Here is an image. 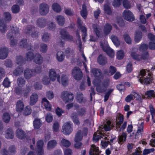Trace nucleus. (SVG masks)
<instances>
[{
  "label": "nucleus",
  "instance_id": "1",
  "mask_svg": "<svg viewBox=\"0 0 155 155\" xmlns=\"http://www.w3.org/2000/svg\"><path fill=\"white\" fill-rule=\"evenodd\" d=\"M11 31L7 34L8 38L11 40L10 45L12 47L15 46L17 41V37L19 35V28L16 26L12 25L10 27Z\"/></svg>",
  "mask_w": 155,
  "mask_h": 155
},
{
  "label": "nucleus",
  "instance_id": "2",
  "mask_svg": "<svg viewBox=\"0 0 155 155\" xmlns=\"http://www.w3.org/2000/svg\"><path fill=\"white\" fill-rule=\"evenodd\" d=\"M152 74L150 70L142 69L140 71V82L142 84H150L153 80Z\"/></svg>",
  "mask_w": 155,
  "mask_h": 155
},
{
  "label": "nucleus",
  "instance_id": "3",
  "mask_svg": "<svg viewBox=\"0 0 155 155\" xmlns=\"http://www.w3.org/2000/svg\"><path fill=\"white\" fill-rule=\"evenodd\" d=\"M148 47V45L146 44L141 45L139 47V50L140 51H145V52L140 56L135 52H132L131 54L132 57L133 59L139 61L141 60L142 59L144 60L147 59L149 57V54L148 52L146 51Z\"/></svg>",
  "mask_w": 155,
  "mask_h": 155
},
{
  "label": "nucleus",
  "instance_id": "4",
  "mask_svg": "<svg viewBox=\"0 0 155 155\" xmlns=\"http://www.w3.org/2000/svg\"><path fill=\"white\" fill-rule=\"evenodd\" d=\"M124 118L121 114H119L117 116L116 120V127L117 131H120L123 130L126 128L127 125V122L125 121L124 122Z\"/></svg>",
  "mask_w": 155,
  "mask_h": 155
},
{
  "label": "nucleus",
  "instance_id": "5",
  "mask_svg": "<svg viewBox=\"0 0 155 155\" xmlns=\"http://www.w3.org/2000/svg\"><path fill=\"white\" fill-rule=\"evenodd\" d=\"M41 72V68L40 67H37L35 70H31L28 68H26L24 71V77L27 79H29L36 74L39 73Z\"/></svg>",
  "mask_w": 155,
  "mask_h": 155
},
{
  "label": "nucleus",
  "instance_id": "6",
  "mask_svg": "<svg viewBox=\"0 0 155 155\" xmlns=\"http://www.w3.org/2000/svg\"><path fill=\"white\" fill-rule=\"evenodd\" d=\"M72 124L70 122H67L64 123L62 127V131L65 135L70 134L73 130Z\"/></svg>",
  "mask_w": 155,
  "mask_h": 155
},
{
  "label": "nucleus",
  "instance_id": "7",
  "mask_svg": "<svg viewBox=\"0 0 155 155\" xmlns=\"http://www.w3.org/2000/svg\"><path fill=\"white\" fill-rule=\"evenodd\" d=\"M72 74L73 78L77 80H79L83 77L82 73L80 68L77 67H74L72 70Z\"/></svg>",
  "mask_w": 155,
  "mask_h": 155
},
{
  "label": "nucleus",
  "instance_id": "8",
  "mask_svg": "<svg viewBox=\"0 0 155 155\" xmlns=\"http://www.w3.org/2000/svg\"><path fill=\"white\" fill-rule=\"evenodd\" d=\"M48 75L51 81H54L57 79L58 81L60 83V76L59 74L57 73L54 69L52 68L49 70Z\"/></svg>",
  "mask_w": 155,
  "mask_h": 155
},
{
  "label": "nucleus",
  "instance_id": "9",
  "mask_svg": "<svg viewBox=\"0 0 155 155\" xmlns=\"http://www.w3.org/2000/svg\"><path fill=\"white\" fill-rule=\"evenodd\" d=\"M31 91L30 87L27 86L25 89L23 90L22 88H20L18 87H16L15 88L14 91L18 95H20L23 94L24 96H27L29 94Z\"/></svg>",
  "mask_w": 155,
  "mask_h": 155
},
{
  "label": "nucleus",
  "instance_id": "10",
  "mask_svg": "<svg viewBox=\"0 0 155 155\" xmlns=\"http://www.w3.org/2000/svg\"><path fill=\"white\" fill-rule=\"evenodd\" d=\"M61 97L65 102H70L74 98L73 94L70 92L66 91H64L62 92Z\"/></svg>",
  "mask_w": 155,
  "mask_h": 155
},
{
  "label": "nucleus",
  "instance_id": "11",
  "mask_svg": "<svg viewBox=\"0 0 155 155\" xmlns=\"http://www.w3.org/2000/svg\"><path fill=\"white\" fill-rule=\"evenodd\" d=\"M123 17L127 21H132L134 19V16L133 14L129 10L126 9L123 13Z\"/></svg>",
  "mask_w": 155,
  "mask_h": 155
},
{
  "label": "nucleus",
  "instance_id": "12",
  "mask_svg": "<svg viewBox=\"0 0 155 155\" xmlns=\"http://www.w3.org/2000/svg\"><path fill=\"white\" fill-rule=\"evenodd\" d=\"M35 29L34 27L29 25L25 29V32L27 34H31L32 37L36 38L38 36V33Z\"/></svg>",
  "mask_w": 155,
  "mask_h": 155
},
{
  "label": "nucleus",
  "instance_id": "13",
  "mask_svg": "<svg viewBox=\"0 0 155 155\" xmlns=\"http://www.w3.org/2000/svg\"><path fill=\"white\" fill-rule=\"evenodd\" d=\"M39 11L40 14L42 15H45L49 11L48 5L46 3H42L39 6Z\"/></svg>",
  "mask_w": 155,
  "mask_h": 155
},
{
  "label": "nucleus",
  "instance_id": "14",
  "mask_svg": "<svg viewBox=\"0 0 155 155\" xmlns=\"http://www.w3.org/2000/svg\"><path fill=\"white\" fill-rule=\"evenodd\" d=\"M101 81L100 80L96 79L93 82L94 86L96 87V90L97 92L100 93H102L105 92L106 88L100 86Z\"/></svg>",
  "mask_w": 155,
  "mask_h": 155
},
{
  "label": "nucleus",
  "instance_id": "15",
  "mask_svg": "<svg viewBox=\"0 0 155 155\" xmlns=\"http://www.w3.org/2000/svg\"><path fill=\"white\" fill-rule=\"evenodd\" d=\"M43 145L44 142L42 140H39L37 142L36 151L38 155H42L44 154V150L43 149Z\"/></svg>",
  "mask_w": 155,
  "mask_h": 155
},
{
  "label": "nucleus",
  "instance_id": "16",
  "mask_svg": "<svg viewBox=\"0 0 155 155\" xmlns=\"http://www.w3.org/2000/svg\"><path fill=\"white\" fill-rule=\"evenodd\" d=\"M77 23L78 28L81 29V31L83 33V35L84 36V37H82L83 40L84 41L85 37L87 36V29L85 27L82 26L83 22L80 19L78 18Z\"/></svg>",
  "mask_w": 155,
  "mask_h": 155
},
{
  "label": "nucleus",
  "instance_id": "17",
  "mask_svg": "<svg viewBox=\"0 0 155 155\" xmlns=\"http://www.w3.org/2000/svg\"><path fill=\"white\" fill-rule=\"evenodd\" d=\"M61 35L62 38L68 41H72L73 40V38L64 29H62L61 31Z\"/></svg>",
  "mask_w": 155,
  "mask_h": 155
},
{
  "label": "nucleus",
  "instance_id": "18",
  "mask_svg": "<svg viewBox=\"0 0 155 155\" xmlns=\"http://www.w3.org/2000/svg\"><path fill=\"white\" fill-rule=\"evenodd\" d=\"M100 153L98 147L93 144L91 145L89 151L90 155H99Z\"/></svg>",
  "mask_w": 155,
  "mask_h": 155
},
{
  "label": "nucleus",
  "instance_id": "19",
  "mask_svg": "<svg viewBox=\"0 0 155 155\" xmlns=\"http://www.w3.org/2000/svg\"><path fill=\"white\" fill-rule=\"evenodd\" d=\"M101 45L103 50L106 52L109 56L111 58H113L114 57V53L112 49L107 46H106L105 48L102 44H101Z\"/></svg>",
  "mask_w": 155,
  "mask_h": 155
},
{
  "label": "nucleus",
  "instance_id": "20",
  "mask_svg": "<svg viewBox=\"0 0 155 155\" xmlns=\"http://www.w3.org/2000/svg\"><path fill=\"white\" fill-rule=\"evenodd\" d=\"M8 50L5 47H2L0 49V59H4L8 56Z\"/></svg>",
  "mask_w": 155,
  "mask_h": 155
},
{
  "label": "nucleus",
  "instance_id": "21",
  "mask_svg": "<svg viewBox=\"0 0 155 155\" xmlns=\"http://www.w3.org/2000/svg\"><path fill=\"white\" fill-rule=\"evenodd\" d=\"M19 45L21 47L25 48L26 50L31 49V46L30 44H28L26 39H22L19 42Z\"/></svg>",
  "mask_w": 155,
  "mask_h": 155
},
{
  "label": "nucleus",
  "instance_id": "22",
  "mask_svg": "<svg viewBox=\"0 0 155 155\" xmlns=\"http://www.w3.org/2000/svg\"><path fill=\"white\" fill-rule=\"evenodd\" d=\"M5 136L7 139H12L14 136V132L12 129L8 128L6 130L5 133Z\"/></svg>",
  "mask_w": 155,
  "mask_h": 155
},
{
  "label": "nucleus",
  "instance_id": "23",
  "mask_svg": "<svg viewBox=\"0 0 155 155\" xmlns=\"http://www.w3.org/2000/svg\"><path fill=\"white\" fill-rule=\"evenodd\" d=\"M143 131V123H141L138 126V129L135 134L136 138H138L142 135Z\"/></svg>",
  "mask_w": 155,
  "mask_h": 155
},
{
  "label": "nucleus",
  "instance_id": "24",
  "mask_svg": "<svg viewBox=\"0 0 155 155\" xmlns=\"http://www.w3.org/2000/svg\"><path fill=\"white\" fill-rule=\"evenodd\" d=\"M42 103L44 106L46 110L48 111H51V106L49 102L46 98H43L42 100Z\"/></svg>",
  "mask_w": 155,
  "mask_h": 155
},
{
  "label": "nucleus",
  "instance_id": "25",
  "mask_svg": "<svg viewBox=\"0 0 155 155\" xmlns=\"http://www.w3.org/2000/svg\"><path fill=\"white\" fill-rule=\"evenodd\" d=\"M33 60L35 63L39 64H41L43 61V57L38 53L35 54Z\"/></svg>",
  "mask_w": 155,
  "mask_h": 155
},
{
  "label": "nucleus",
  "instance_id": "26",
  "mask_svg": "<svg viewBox=\"0 0 155 155\" xmlns=\"http://www.w3.org/2000/svg\"><path fill=\"white\" fill-rule=\"evenodd\" d=\"M116 68L112 66H111L109 68V71L107 70H105L104 71V74L111 76L116 71Z\"/></svg>",
  "mask_w": 155,
  "mask_h": 155
},
{
  "label": "nucleus",
  "instance_id": "27",
  "mask_svg": "<svg viewBox=\"0 0 155 155\" xmlns=\"http://www.w3.org/2000/svg\"><path fill=\"white\" fill-rule=\"evenodd\" d=\"M133 97L138 99L139 98L141 99L140 95L137 93H134L133 95L130 94L127 96L125 98V100L127 102H129L133 99Z\"/></svg>",
  "mask_w": 155,
  "mask_h": 155
},
{
  "label": "nucleus",
  "instance_id": "28",
  "mask_svg": "<svg viewBox=\"0 0 155 155\" xmlns=\"http://www.w3.org/2000/svg\"><path fill=\"white\" fill-rule=\"evenodd\" d=\"M71 117L74 123L77 125H79L80 124L79 118L76 112L72 113L71 115Z\"/></svg>",
  "mask_w": 155,
  "mask_h": 155
},
{
  "label": "nucleus",
  "instance_id": "29",
  "mask_svg": "<svg viewBox=\"0 0 155 155\" xmlns=\"http://www.w3.org/2000/svg\"><path fill=\"white\" fill-rule=\"evenodd\" d=\"M46 24V20L42 18H38L37 21V25L39 27H44Z\"/></svg>",
  "mask_w": 155,
  "mask_h": 155
},
{
  "label": "nucleus",
  "instance_id": "30",
  "mask_svg": "<svg viewBox=\"0 0 155 155\" xmlns=\"http://www.w3.org/2000/svg\"><path fill=\"white\" fill-rule=\"evenodd\" d=\"M38 96L35 93H33L30 97V104L33 105L35 104L38 101Z\"/></svg>",
  "mask_w": 155,
  "mask_h": 155
},
{
  "label": "nucleus",
  "instance_id": "31",
  "mask_svg": "<svg viewBox=\"0 0 155 155\" xmlns=\"http://www.w3.org/2000/svg\"><path fill=\"white\" fill-rule=\"evenodd\" d=\"M25 133L21 129H18L16 131V135L17 137L19 139H23L25 136Z\"/></svg>",
  "mask_w": 155,
  "mask_h": 155
},
{
  "label": "nucleus",
  "instance_id": "32",
  "mask_svg": "<svg viewBox=\"0 0 155 155\" xmlns=\"http://www.w3.org/2000/svg\"><path fill=\"white\" fill-rule=\"evenodd\" d=\"M98 62L101 65L105 64L107 62L106 58L104 55L101 54L97 58Z\"/></svg>",
  "mask_w": 155,
  "mask_h": 155
},
{
  "label": "nucleus",
  "instance_id": "33",
  "mask_svg": "<svg viewBox=\"0 0 155 155\" xmlns=\"http://www.w3.org/2000/svg\"><path fill=\"white\" fill-rule=\"evenodd\" d=\"M143 98H147L150 99L151 98L155 97V93L153 90H149L147 91L146 93L145 96H143Z\"/></svg>",
  "mask_w": 155,
  "mask_h": 155
},
{
  "label": "nucleus",
  "instance_id": "34",
  "mask_svg": "<svg viewBox=\"0 0 155 155\" xmlns=\"http://www.w3.org/2000/svg\"><path fill=\"white\" fill-rule=\"evenodd\" d=\"M42 122L40 119L35 118L33 121V126L35 129L39 128L42 125Z\"/></svg>",
  "mask_w": 155,
  "mask_h": 155
},
{
  "label": "nucleus",
  "instance_id": "35",
  "mask_svg": "<svg viewBox=\"0 0 155 155\" xmlns=\"http://www.w3.org/2000/svg\"><path fill=\"white\" fill-rule=\"evenodd\" d=\"M103 138L104 139L106 140H109L107 138V137L105 136H104L102 134H97L96 133H95L94 134L93 139L95 141H97L99 139H100L101 138Z\"/></svg>",
  "mask_w": 155,
  "mask_h": 155
},
{
  "label": "nucleus",
  "instance_id": "36",
  "mask_svg": "<svg viewBox=\"0 0 155 155\" xmlns=\"http://www.w3.org/2000/svg\"><path fill=\"white\" fill-rule=\"evenodd\" d=\"M7 30V25L4 23L2 20L0 19V31L2 33H5Z\"/></svg>",
  "mask_w": 155,
  "mask_h": 155
},
{
  "label": "nucleus",
  "instance_id": "37",
  "mask_svg": "<svg viewBox=\"0 0 155 155\" xmlns=\"http://www.w3.org/2000/svg\"><path fill=\"white\" fill-rule=\"evenodd\" d=\"M23 71L22 67L20 65L14 71L13 74L15 76H18L21 75Z\"/></svg>",
  "mask_w": 155,
  "mask_h": 155
},
{
  "label": "nucleus",
  "instance_id": "38",
  "mask_svg": "<svg viewBox=\"0 0 155 155\" xmlns=\"http://www.w3.org/2000/svg\"><path fill=\"white\" fill-rule=\"evenodd\" d=\"M24 107V104L22 101L18 100L16 105V110L17 111H21Z\"/></svg>",
  "mask_w": 155,
  "mask_h": 155
},
{
  "label": "nucleus",
  "instance_id": "39",
  "mask_svg": "<svg viewBox=\"0 0 155 155\" xmlns=\"http://www.w3.org/2000/svg\"><path fill=\"white\" fill-rule=\"evenodd\" d=\"M56 58L59 62L62 61L64 58V55L63 52L61 51H58L56 54Z\"/></svg>",
  "mask_w": 155,
  "mask_h": 155
},
{
  "label": "nucleus",
  "instance_id": "40",
  "mask_svg": "<svg viewBox=\"0 0 155 155\" xmlns=\"http://www.w3.org/2000/svg\"><path fill=\"white\" fill-rule=\"evenodd\" d=\"M57 142L55 140H51L49 141L47 144V149L51 150L54 148L56 146Z\"/></svg>",
  "mask_w": 155,
  "mask_h": 155
},
{
  "label": "nucleus",
  "instance_id": "41",
  "mask_svg": "<svg viewBox=\"0 0 155 155\" xmlns=\"http://www.w3.org/2000/svg\"><path fill=\"white\" fill-rule=\"evenodd\" d=\"M112 29V27L110 25L107 23L104 27V33L107 35L110 32Z\"/></svg>",
  "mask_w": 155,
  "mask_h": 155
},
{
  "label": "nucleus",
  "instance_id": "42",
  "mask_svg": "<svg viewBox=\"0 0 155 155\" xmlns=\"http://www.w3.org/2000/svg\"><path fill=\"white\" fill-rule=\"evenodd\" d=\"M91 73L95 77H99L102 74L100 69L96 68H92L91 69Z\"/></svg>",
  "mask_w": 155,
  "mask_h": 155
},
{
  "label": "nucleus",
  "instance_id": "43",
  "mask_svg": "<svg viewBox=\"0 0 155 155\" xmlns=\"http://www.w3.org/2000/svg\"><path fill=\"white\" fill-rule=\"evenodd\" d=\"M35 56L33 53L31 52H29L26 54L25 60L28 61H31L33 60Z\"/></svg>",
  "mask_w": 155,
  "mask_h": 155
},
{
  "label": "nucleus",
  "instance_id": "44",
  "mask_svg": "<svg viewBox=\"0 0 155 155\" xmlns=\"http://www.w3.org/2000/svg\"><path fill=\"white\" fill-rule=\"evenodd\" d=\"M142 37V33L140 31H137L135 32V41L136 42H139Z\"/></svg>",
  "mask_w": 155,
  "mask_h": 155
},
{
  "label": "nucleus",
  "instance_id": "45",
  "mask_svg": "<svg viewBox=\"0 0 155 155\" xmlns=\"http://www.w3.org/2000/svg\"><path fill=\"white\" fill-rule=\"evenodd\" d=\"M60 82V83H61L64 86L67 85L68 84V77L65 75H63L61 77Z\"/></svg>",
  "mask_w": 155,
  "mask_h": 155
},
{
  "label": "nucleus",
  "instance_id": "46",
  "mask_svg": "<svg viewBox=\"0 0 155 155\" xmlns=\"http://www.w3.org/2000/svg\"><path fill=\"white\" fill-rule=\"evenodd\" d=\"M83 137L82 134L81 130H79L76 134L74 139L75 141L78 142L81 140Z\"/></svg>",
  "mask_w": 155,
  "mask_h": 155
},
{
  "label": "nucleus",
  "instance_id": "47",
  "mask_svg": "<svg viewBox=\"0 0 155 155\" xmlns=\"http://www.w3.org/2000/svg\"><path fill=\"white\" fill-rule=\"evenodd\" d=\"M127 137V134L124 132H123L122 135L118 136V142L119 143H123Z\"/></svg>",
  "mask_w": 155,
  "mask_h": 155
},
{
  "label": "nucleus",
  "instance_id": "48",
  "mask_svg": "<svg viewBox=\"0 0 155 155\" xmlns=\"http://www.w3.org/2000/svg\"><path fill=\"white\" fill-rule=\"evenodd\" d=\"M78 114L80 117H83L85 116L87 113L86 109L84 107L80 108L78 111Z\"/></svg>",
  "mask_w": 155,
  "mask_h": 155
},
{
  "label": "nucleus",
  "instance_id": "49",
  "mask_svg": "<svg viewBox=\"0 0 155 155\" xmlns=\"http://www.w3.org/2000/svg\"><path fill=\"white\" fill-rule=\"evenodd\" d=\"M56 20L58 23L60 25H63L65 22L64 17L61 15H58L56 18Z\"/></svg>",
  "mask_w": 155,
  "mask_h": 155
},
{
  "label": "nucleus",
  "instance_id": "50",
  "mask_svg": "<svg viewBox=\"0 0 155 155\" xmlns=\"http://www.w3.org/2000/svg\"><path fill=\"white\" fill-rule=\"evenodd\" d=\"M31 111L32 110L31 107L29 106H27L23 110V114L25 116L31 114Z\"/></svg>",
  "mask_w": 155,
  "mask_h": 155
},
{
  "label": "nucleus",
  "instance_id": "51",
  "mask_svg": "<svg viewBox=\"0 0 155 155\" xmlns=\"http://www.w3.org/2000/svg\"><path fill=\"white\" fill-rule=\"evenodd\" d=\"M111 39L115 45L118 46L119 45L120 41L117 36L112 35L111 37Z\"/></svg>",
  "mask_w": 155,
  "mask_h": 155
},
{
  "label": "nucleus",
  "instance_id": "52",
  "mask_svg": "<svg viewBox=\"0 0 155 155\" xmlns=\"http://www.w3.org/2000/svg\"><path fill=\"white\" fill-rule=\"evenodd\" d=\"M17 83L19 86L22 87L25 84V81L22 77H19L17 80Z\"/></svg>",
  "mask_w": 155,
  "mask_h": 155
},
{
  "label": "nucleus",
  "instance_id": "53",
  "mask_svg": "<svg viewBox=\"0 0 155 155\" xmlns=\"http://www.w3.org/2000/svg\"><path fill=\"white\" fill-rule=\"evenodd\" d=\"M81 14L83 18L85 19L87 18V13L85 4L83 5L82 10L81 11Z\"/></svg>",
  "mask_w": 155,
  "mask_h": 155
},
{
  "label": "nucleus",
  "instance_id": "54",
  "mask_svg": "<svg viewBox=\"0 0 155 155\" xmlns=\"http://www.w3.org/2000/svg\"><path fill=\"white\" fill-rule=\"evenodd\" d=\"M3 119L5 122L6 123H8L10 119L9 114L7 112L4 113L3 116Z\"/></svg>",
  "mask_w": 155,
  "mask_h": 155
},
{
  "label": "nucleus",
  "instance_id": "55",
  "mask_svg": "<svg viewBox=\"0 0 155 155\" xmlns=\"http://www.w3.org/2000/svg\"><path fill=\"white\" fill-rule=\"evenodd\" d=\"M52 8L54 11L57 12H59L61 10V7L57 3H54L53 4Z\"/></svg>",
  "mask_w": 155,
  "mask_h": 155
},
{
  "label": "nucleus",
  "instance_id": "56",
  "mask_svg": "<svg viewBox=\"0 0 155 155\" xmlns=\"http://www.w3.org/2000/svg\"><path fill=\"white\" fill-rule=\"evenodd\" d=\"M92 28L93 29L94 32L96 34L97 36L99 37L100 35V29L99 26L96 24H93L92 25Z\"/></svg>",
  "mask_w": 155,
  "mask_h": 155
},
{
  "label": "nucleus",
  "instance_id": "57",
  "mask_svg": "<svg viewBox=\"0 0 155 155\" xmlns=\"http://www.w3.org/2000/svg\"><path fill=\"white\" fill-rule=\"evenodd\" d=\"M104 10L105 13L108 15H111L112 13L111 9L109 6L107 4L104 5Z\"/></svg>",
  "mask_w": 155,
  "mask_h": 155
},
{
  "label": "nucleus",
  "instance_id": "58",
  "mask_svg": "<svg viewBox=\"0 0 155 155\" xmlns=\"http://www.w3.org/2000/svg\"><path fill=\"white\" fill-rule=\"evenodd\" d=\"M48 49L47 45L45 44H41L40 46V49L41 52L45 53L46 52Z\"/></svg>",
  "mask_w": 155,
  "mask_h": 155
},
{
  "label": "nucleus",
  "instance_id": "59",
  "mask_svg": "<svg viewBox=\"0 0 155 155\" xmlns=\"http://www.w3.org/2000/svg\"><path fill=\"white\" fill-rule=\"evenodd\" d=\"M61 145L66 147H68L71 145V143L68 140L63 139L61 142Z\"/></svg>",
  "mask_w": 155,
  "mask_h": 155
},
{
  "label": "nucleus",
  "instance_id": "60",
  "mask_svg": "<svg viewBox=\"0 0 155 155\" xmlns=\"http://www.w3.org/2000/svg\"><path fill=\"white\" fill-rule=\"evenodd\" d=\"M25 61V60L23 59L21 55L17 56L16 59V62L18 64L21 65L23 64Z\"/></svg>",
  "mask_w": 155,
  "mask_h": 155
},
{
  "label": "nucleus",
  "instance_id": "61",
  "mask_svg": "<svg viewBox=\"0 0 155 155\" xmlns=\"http://www.w3.org/2000/svg\"><path fill=\"white\" fill-rule=\"evenodd\" d=\"M50 80L47 76H44L42 79V81L43 83L47 85L50 83Z\"/></svg>",
  "mask_w": 155,
  "mask_h": 155
},
{
  "label": "nucleus",
  "instance_id": "62",
  "mask_svg": "<svg viewBox=\"0 0 155 155\" xmlns=\"http://www.w3.org/2000/svg\"><path fill=\"white\" fill-rule=\"evenodd\" d=\"M113 91L114 89H110L108 90V91L106 93L104 99V102H106L108 100L110 95L113 92Z\"/></svg>",
  "mask_w": 155,
  "mask_h": 155
},
{
  "label": "nucleus",
  "instance_id": "63",
  "mask_svg": "<svg viewBox=\"0 0 155 155\" xmlns=\"http://www.w3.org/2000/svg\"><path fill=\"white\" fill-rule=\"evenodd\" d=\"M10 82L8 78H6L3 82V85L6 87H8L10 86Z\"/></svg>",
  "mask_w": 155,
  "mask_h": 155
},
{
  "label": "nucleus",
  "instance_id": "64",
  "mask_svg": "<svg viewBox=\"0 0 155 155\" xmlns=\"http://www.w3.org/2000/svg\"><path fill=\"white\" fill-rule=\"evenodd\" d=\"M50 39V35L49 34L46 33H45L43 35L42 37V40L45 42H48Z\"/></svg>",
  "mask_w": 155,
  "mask_h": 155
}]
</instances>
